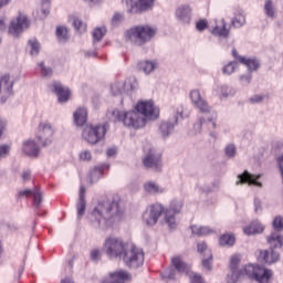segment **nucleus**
<instances>
[{"label":"nucleus","mask_w":283,"mask_h":283,"mask_svg":"<svg viewBox=\"0 0 283 283\" xmlns=\"http://www.w3.org/2000/svg\"><path fill=\"white\" fill-rule=\"evenodd\" d=\"M50 90L57 96L59 103H67L70 101V88L64 87L61 82H53L50 84Z\"/></svg>","instance_id":"nucleus-19"},{"label":"nucleus","mask_w":283,"mask_h":283,"mask_svg":"<svg viewBox=\"0 0 283 283\" xmlns=\"http://www.w3.org/2000/svg\"><path fill=\"white\" fill-rule=\"evenodd\" d=\"M10 151H12V146L8 144L0 145V160L2 158H8V156H10Z\"/></svg>","instance_id":"nucleus-52"},{"label":"nucleus","mask_w":283,"mask_h":283,"mask_svg":"<svg viewBox=\"0 0 283 283\" xmlns=\"http://www.w3.org/2000/svg\"><path fill=\"white\" fill-rule=\"evenodd\" d=\"M112 116L115 120L123 123L125 127H130L132 129H143L147 125L146 118L134 108L130 111L114 109Z\"/></svg>","instance_id":"nucleus-3"},{"label":"nucleus","mask_w":283,"mask_h":283,"mask_svg":"<svg viewBox=\"0 0 283 283\" xmlns=\"http://www.w3.org/2000/svg\"><path fill=\"white\" fill-rule=\"evenodd\" d=\"M67 28L66 27H57L56 28V38L62 43H65L67 41Z\"/></svg>","instance_id":"nucleus-49"},{"label":"nucleus","mask_w":283,"mask_h":283,"mask_svg":"<svg viewBox=\"0 0 283 283\" xmlns=\"http://www.w3.org/2000/svg\"><path fill=\"white\" fill-rule=\"evenodd\" d=\"M263 11L268 19H275L277 17V9H275V4H273V0H265Z\"/></svg>","instance_id":"nucleus-38"},{"label":"nucleus","mask_w":283,"mask_h":283,"mask_svg":"<svg viewBox=\"0 0 283 283\" xmlns=\"http://www.w3.org/2000/svg\"><path fill=\"white\" fill-rule=\"evenodd\" d=\"M133 109L146 118V123L147 120H158L160 118V108L157 107L154 99H138Z\"/></svg>","instance_id":"nucleus-5"},{"label":"nucleus","mask_w":283,"mask_h":283,"mask_svg":"<svg viewBox=\"0 0 283 283\" xmlns=\"http://www.w3.org/2000/svg\"><path fill=\"white\" fill-rule=\"evenodd\" d=\"M272 226H273L274 231H276L279 233H280V231H283V216L275 217Z\"/></svg>","instance_id":"nucleus-51"},{"label":"nucleus","mask_w":283,"mask_h":283,"mask_svg":"<svg viewBox=\"0 0 283 283\" xmlns=\"http://www.w3.org/2000/svg\"><path fill=\"white\" fill-rule=\"evenodd\" d=\"M125 19V15L122 13H115L112 19V25H118L119 23H123Z\"/></svg>","instance_id":"nucleus-57"},{"label":"nucleus","mask_w":283,"mask_h":283,"mask_svg":"<svg viewBox=\"0 0 283 283\" xmlns=\"http://www.w3.org/2000/svg\"><path fill=\"white\" fill-rule=\"evenodd\" d=\"M160 158V153L156 151L154 148H150L143 159L144 166L147 167V169H155V171H159V169L163 167V161Z\"/></svg>","instance_id":"nucleus-18"},{"label":"nucleus","mask_w":283,"mask_h":283,"mask_svg":"<svg viewBox=\"0 0 283 283\" xmlns=\"http://www.w3.org/2000/svg\"><path fill=\"white\" fill-rule=\"evenodd\" d=\"M175 127L176 123H174L171 119L161 122L158 128L159 136H161L164 139L169 138L171 134H174Z\"/></svg>","instance_id":"nucleus-28"},{"label":"nucleus","mask_w":283,"mask_h":283,"mask_svg":"<svg viewBox=\"0 0 283 283\" xmlns=\"http://www.w3.org/2000/svg\"><path fill=\"white\" fill-rule=\"evenodd\" d=\"M127 244L123 242V239L116 237H109L104 241L103 249L108 258H123L125 251H127Z\"/></svg>","instance_id":"nucleus-9"},{"label":"nucleus","mask_w":283,"mask_h":283,"mask_svg":"<svg viewBox=\"0 0 283 283\" xmlns=\"http://www.w3.org/2000/svg\"><path fill=\"white\" fill-rule=\"evenodd\" d=\"M268 244L270 245V249H272V250L282 249L283 234L277 231L271 232V234L268 237Z\"/></svg>","instance_id":"nucleus-32"},{"label":"nucleus","mask_w":283,"mask_h":283,"mask_svg":"<svg viewBox=\"0 0 283 283\" xmlns=\"http://www.w3.org/2000/svg\"><path fill=\"white\" fill-rule=\"evenodd\" d=\"M182 200L172 199L168 206V208L164 207V221L167 224L168 229L176 230L178 229V220L176 216L182 211Z\"/></svg>","instance_id":"nucleus-8"},{"label":"nucleus","mask_w":283,"mask_h":283,"mask_svg":"<svg viewBox=\"0 0 283 283\" xmlns=\"http://www.w3.org/2000/svg\"><path fill=\"white\" fill-rule=\"evenodd\" d=\"M238 67V62L233 61L228 63L223 66L222 72L226 74V76H231L235 72V69Z\"/></svg>","instance_id":"nucleus-50"},{"label":"nucleus","mask_w":283,"mask_h":283,"mask_svg":"<svg viewBox=\"0 0 283 283\" xmlns=\"http://www.w3.org/2000/svg\"><path fill=\"white\" fill-rule=\"evenodd\" d=\"M28 48L31 56H39V52H41V43H39V40H29Z\"/></svg>","instance_id":"nucleus-40"},{"label":"nucleus","mask_w":283,"mask_h":283,"mask_svg":"<svg viewBox=\"0 0 283 283\" xmlns=\"http://www.w3.org/2000/svg\"><path fill=\"white\" fill-rule=\"evenodd\" d=\"M80 160H82L83 163H90V160H92V151L84 149L80 153Z\"/></svg>","instance_id":"nucleus-55"},{"label":"nucleus","mask_w":283,"mask_h":283,"mask_svg":"<svg viewBox=\"0 0 283 283\" xmlns=\"http://www.w3.org/2000/svg\"><path fill=\"white\" fill-rule=\"evenodd\" d=\"M171 264L176 269L177 273H187L190 283H205V279H202V275L196 273V272H189V266H187L182 262V258L180 256H174L171 259Z\"/></svg>","instance_id":"nucleus-15"},{"label":"nucleus","mask_w":283,"mask_h":283,"mask_svg":"<svg viewBox=\"0 0 283 283\" xmlns=\"http://www.w3.org/2000/svg\"><path fill=\"white\" fill-rule=\"evenodd\" d=\"M240 255L234 254L231 256L229 264L230 272L227 274L228 283H238L240 282L241 277H244V275H247V272H244V266L240 268Z\"/></svg>","instance_id":"nucleus-11"},{"label":"nucleus","mask_w":283,"mask_h":283,"mask_svg":"<svg viewBox=\"0 0 283 283\" xmlns=\"http://www.w3.org/2000/svg\"><path fill=\"white\" fill-rule=\"evenodd\" d=\"M73 120H74V125H76V127H83V125H85V123H87V108L78 107L73 113Z\"/></svg>","instance_id":"nucleus-31"},{"label":"nucleus","mask_w":283,"mask_h":283,"mask_svg":"<svg viewBox=\"0 0 283 283\" xmlns=\"http://www.w3.org/2000/svg\"><path fill=\"white\" fill-rule=\"evenodd\" d=\"M158 67H160V64L156 60H146L138 63L139 72H143L146 76L154 74Z\"/></svg>","instance_id":"nucleus-26"},{"label":"nucleus","mask_w":283,"mask_h":283,"mask_svg":"<svg viewBox=\"0 0 283 283\" xmlns=\"http://www.w3.org/2000/svg\"><path fill=\"white\" fill-rule=\"evenodd\" d=\"M165 212V206L163 203H154L146 208L142 214L143 224L146 227H156L160 216Z\"/></svg>","instance_id":"nucleus-10"},{"label":"nucleus","mask_w":283,"mask_h":283,"mask_svg":"<svg viewBox=\"0 0 283 283\" xmlns=\"http://www.w3.org/2000/svg\"><path fill=\"white\" fill-rule=\"evenodd\" d=\"M111 92L114 96L125 94V82L117 81L111 85Z\"/></svg>","instance_id":"nucleus-42"},{"label":"nucleus","mask_w":283,"mask_h":283,"mask_svg":"<svg viewBox=\"0 0 283 283\" xmlns=\"http://www.w3.org/2000/svg\"><path fill=\"white\" fill-rule=\"evenodd\" d=\"M212 94L213 96H217V98H219L220 101H224V98L235 96V88L227 84L217 85L212 88Z\"/></svg>","instance_id":"nucleus-24"},{"label":"nucleus","mask_w":283,"mask_h":283,"mask_svg":"<svg viewBox=\"0 0 283 283\" xmlns=\"http://www.w3.org/2000/svg\"><path fill=\"white\" fill-rule=\"evenodd\" d=\"M144 191L149 196H157L158 193H165V188L160 187L156 181H146L144 184Z\"/></svg>","instance_id":"nucleus-35"},{"label":"nucleus","mask_w":283,"mask_h":283,"mask_svg":"<svg viewBox=\"0 0 283 283\" xmlns=\"http://www.w3.org/2000/svg\"><path fill=\"white\" fill-rule=\"evenodd\" d=\"M176 19L180 21V23H189L191 21V8L189 6H181L177 8Z\"/></svg>","instance_id":"nucleus-30"},{"label":"nucleus","mask_w":283,"mask_h":283,"mask_svg":"<svg viewBox=\"0 0 283 283\" xmlns=\"http://www.w3.org/2000/svg\"><path fill=\"white\" fill-rule=\"evenodd\" d=\"M132 280V274L125 270H118L109 273L107 277H104L101 283H125Z\"/></svg>","instance_id":"nucleus-22"},{"label":"nucleus","mask_w":283,"mask_h":283,"mask_svg":"<svg viewBox=\"0 0 283 283\" xmlns=\"http://www.w3.org/2000/svg\"><path fill=\"white\" fill-rule=\"evenodd\" d=\"M109 169V164H103L101 166H96L90 174V182L94 185V182H98L99 178H103V171Z\"/></svg>","instance_id":"nucleus-34"},{"label":"nucleus","mask_w":283,"mask_h":283,"mask_svg":"<svg viewBox=\"0 0 283 283\" xmlns=\"http://www.w3.org/2000/svg\"><path fill=\"white\" fill-rule=\"evenodd\" d=\"M219 244L221 247H233L235 244V237L233 234H223L219 239Z\"/></svg>","instance_id":"nucleus-43"},{"label":"nucleus","mask_w":283,"mask_h":283,"mask_svg":"<svg viewBox=\"0 0 283 283\" xmlns=\"http://www.w3.org/2000/svg\"><path fill=\"white\" fill-rule=\"evenodd\" d=\"M30 176H31L30 170H25L24 172H22V180H24V182L30 180Z\"/></svg>","instance_id":"nucleus-64"},{"label":"nucleus","mask_w":283,"mask_h":283,"mask_svg":"<svg viewBox=\"0 0 283 283\" xmlns=\"http://www.w3.org/2000/svg\"><path fill=\"white\" fill-rule=\"evenodd\" d=\"M122 259L129 269H140L145 264V252L136 245H127Z\"/></svg>","instance_id":"nucleus-7"},{"label":"nucleus","mask_w":283,"mask_h":283,"mask_svg":"<svg viewBox=\"0 0 283 283\" xmlns=\"http://www.w3.org/2000/svg\"><path fill=\"white\" fill-rule=\"evenodd\" d=\"M12 87H14V81L10 75L0 77V94H3L4 96L0 98V103H6V98L12 96Z\"/></svg>","instance_id":"nucleus-21"},{"label":"nucleus","mask_w":283,"mask_h":283,"mask_svg":"<svg viewBox=\"0 0 283 283\" xmlns=\"http://www.w3.org/2000/svg\"><path fill=\"white\" fill-rule=\"evenodd\" d=\"M239 61L242 65H247L249 72H255L258 67H260V62L256 59H247L244 56H240Z\"/></svg>","instance_id":"nucleus-39"},{"label":"nucleus","mask_w":283,"mask_h":283,"mask_svg":"<svg viewBox=\"0 0 283 283\" xmlns=\"http://www.w3.org/2000/svg\"><path fill=\"white\" fill-rule=\"evenodd\" d=\"M39 67H40V74L41 76H43V78H50L52 77V74H54V71H52V67L46 66L45 62H40Z\"/></svg>","instance_id":"nucleus-47"},{"label":"nucleus","mask_w":283,"mask_h":283,"mask_svg":"<svg viewBox=\"0 0 283 283\" xmlns=\"http://www.w3.org/2000/svg\"><path fill=\"white\" fill-rule=\"evenodd\" d=\"M107 134V124H91L83 129L82 138L88 145H98Z\"/></svg>","instance_id":"nucleus-6"},{"label":"nucleus","mask_w":283,"mask_h":283,"mask_svg":"<svg viewBox=\"0 0 283 283\" xmlns=\"http://www.w3.org/2000/svg\"><path fill=\"white\" fill-rule=\"evenodd\" d=\"M216 120H218V114L211 113L209 117H200L197 123L193 124L192 127V134L195 136H198V134H202V127L207 125L208 129H216L217 124Z\"/></svg>","instance_id":"nucleus-17"},{"label":"nucleus","mask_w":283,"mask_h":283,"mask_svg":"<svg viewBox=\"0 0 283 283\" xmlns=\"http://www.w3.org/2000/svg\"><path fill=\"white\" fill-rule=\"evenodd\" d=\"M260 180V175H251L249 171H244L243 174L238 176L237 185H254V187H262V182Z\"/></svg>","instance_id":"nucleus-25"},{"label":"nucleus","mask_w":283,"mask_h":283,"mask_svg":"<svg viewBox=\"0 0 283 283\" xmlns=\"http://www.w3.org/2000/svg\"><path fill=\"white\" fill-rule=\"evenodd\" d=\"M211 33L214 34V36H229V30H227V22L224 19L216 20V24L212 28Z\"/></svg>","instance_id":"nucleus-33"},{"label":"nucleus","mask_w":283,"mask_h":283,"mask_svg":"<svg viewBox=\"0 0 283 283\" xmlns=\"http://www.w3.org/2000/svg\"><path fill=\"white\" fill-rule=\"evenodd\" d=\"M264 231V227L260 221H252L249 226L243 228V233L245 235H255L258 233H262Z\"/></svg>","instance_id":"nucleus-36"},{"label":"nucleus","mask_w":283,"mask_h":283,"mask_svg":"<svg viewBox=\"0 0 283 283\" xmlns=\"http://www.w3.org/2000/svg\"><path fill=\"white\" fill-rule=\"evenodd\" d=\"M247 23V18L242 13H235L233 19L231 20V24L233 28H242Z\"/></svg>","instance_id":"nucleus-45"},{"label":"nucleus","mask_w":283,"mask_h":283,"mask_svg":"<svg viewBox=\"0 0 283 283\" xmlns=\"http://www.w3.org/2000/svg\"><path fill=\"white\" fill-rule=\"evenodd\" d=\"M107 32V28L105 27H98L96 29L93 30V41L94 43H98V41H101L105 34Z\"/></svg>","instance_id":"nucleus-44"},{"label":"nucleus","mask_w":283,"mask_h":283,"mask_svg":"<svg viewBox=\"0 0 283 283\" xmlns=\"http://www.w3.org/2000/svg\"><path fill=\"white\" fill-rule=\"evenodd\" d=\"M249 103L251 105H258L260 103H264V95L255 94L249 97Z\"/></svg>","instance_id":"nucleus-54"},{"label":"nucleus","mask_w":283,"mask_h":283,"mask_svg":"<svg viewBox=\"0 0 283 283\" xmlns=\"http://www.w3.org/2000/svg\"><path fill=\"white\" fill-rule=\"evenodd\" d=\"M254 211L255 213H262V200L254 198Z\"/></svg>","instance_id":"nucleus-60"},{"label":"nucleus","mask_w":283,"mask_h":283,"mask_svg":"<svg viewBox=\"0 0 283 283\" xmlns=\"http://www.w3.org/2000/svg\"><path fill=\"white\" fill-rule=\"evenodd\" d=\"M247 277L258 283H273V270L262 265H244Z\"/></svg>","instance_id":"nucleus-4"},{"label":"nucleus","mask_w":283,"mask_h":283,"mask_svg":"<svg viewBox=\"0 0 283 283\" xmlns=\"http://www.w3.org/2000/svg\"><path fill=\"white\" fill-rule=\"evenodd\" d=\"M185 112V108L182 106H178L176 109H175V114H174V117H172V123H175L176 125H178V120H182L184 114Z\"/></svg>","instance_id":"nucleus-53"},{"label":"nucleus","mask_w":283,"mask_h":283,"mask_svg":"<svg viewBox=\"0 0 283 283\" xmlns=\"http://www.w3.org/2000/svg\"><path fill=\"white\" fill-rule=\"evenodd\" d=\"M116 154H118V150L116 149V147H111L106 151V156L108 158H112V157L116 156Z\"/></svg>","instance_id":"nucleus-63"},{"label":"nucleus","mask_w":283,"mask_h":283,"mask_svg":"<svg viewBox=\"0 0 283 283\" xmlns=\"http://www.w3.org/2000/svg\"><path fill=\"white\" fill-rule=\"evenodd\" d=\"M36 138L42 147L52 145V140H54V128L50 122L39 124Z\"/></svg>","instance_id":"nucleus-12"},{"label":"nucleus","mask_w":283,"mask_h":283,"mask_svg":"<svg viewBox=\"0 0 283 283\" xmlns=\"http://www.w3.org/2000/svg\"><path fill=\"white\" fill-rule=\"evenodd\" d=\"M30 28V21L28 20V15L23 13H19L15 18L10 21L9 24V34L12 36H19L22 34L24 30Z\"/></svg>","instance_id":"nucleus-14"},{"label":"nucleus","mask_w":283,"mask_h":283,"mask_svg":"<svg viewBox=\"0 0 283 283\" xmlns=\"http://www.w3.org/2000/svg\"><path fill=\"white\" fill-rule=\"evenodd\" d=\"M125 207L118 201H99L90 214L91 222H96L101 229L114 227L123 220Z\"/></svg>","instance_id":"nucleus-1"},{"label":"nucleus","mask_w":283,"mask_h":283,"mask_svg":"<svg viewBox=\"0 0 283 283\" xmlns=\"http://www.w3.org/2000/svg\"><path fill=\"white\" fill-rule=\"evenodd\" d=\"M156 0H129L126 2V12L128 14H140V12H147L154 8Z\"/></svg>","instance_id":"nucleus-16"},{"label":"nucleus","mask_w":283,"mask_h":283,"mask_svg":"<svg viewBox=\"0 0 283 283\" xmlns=\"http://www.w3.org/2000/svg\"><path fill=\"white\" fill-rule=\"evenodd\" d=\"M213 262V254H211V258L203 256L202 259V266L206 268L207 271H211V264Z\"/></svg>","instance_id":"nucleus-56"},{"label":"nucleus","mask_w":283,"mask_h":283,"mask_svg":"<svg viewBox=\"0 0 283 283\" xmlns=\"http://www.w3.org/2000/svg\"><path fill=\"white\" fill-rule=\"evenodd\" d=\"M156 34H158V29L156 27L139 24L126 30L124 38L128 43L140 46L145 45V43H149Z\"/></svg>","instance_id":"nucleus-2"},{"label":"nucleus","mask_w":283,"mask_h":283,"mask_svg":"<svg viewBox=\"0 0 283 283\" xmlns=\"http://www.w3.org/2000/svg\"><path fill=\"white\" fill-rule=\"evenodd\" d=\"M87 208V201L85 200V186L80 187L78 200L76 202L77 218L81 219L85 216V209Z\"/></svg>","instance_id":"nucleus-27"},{"label":"nucleus","mask_w":283,"mask_h":283,"mask_svg":"<svg viewBox=\"0 0 283 283\" xmlns=\"http://www.w3.org/2000/svg\"><path fill=\"white\" fill-rule=\"evenodd\" d=\"M197 251H198V253H200L201 255H203V258H209V259H211V254H213V253L211 252V249H208L206 242H199V243L197 244Z\"/></svg>","instance_id":"nucleus-46"},{"label":"nucleus","mask_w":283,"mask_h":283,"mask_svg":"<svg viewBox=\"0 0 283 283\" xmlns=\"http://www.w3.org/2000/svg\"><path fill=\"white\" fill-rule=\"evenodd\" d=\"M260 259L264 264H275L280 260V253L270 248L260 252Z\"/></svg>","instance_id":"nucleus-29"},{"label":"nucleus","mask_w":283,"mask_h":283,"mask_svg":"<svg viewBox=\"0 0 283 283\" xmlns=\"http://www.w3.org/2000/svg\"><path fill=\"white\" fill-rule=\"evenodd\" d=\"M22 151L29 158H39L41 154V147L34 142V139H25L22 143Z\"/></svg>","instance_id":"nucleus-23"},{"label":"nucleus","mask_w":283,"mask_h":283,"mask_svg":"<svg viewBox=\"0 0 283 283\" xmlns=\"http://www.w3.org/2000/svg\"><path fill=\"white\" fill-rule=\"evenodd\" d=\"M161 277L165 282H174L176 280V270L168 268L161 273Z\"/></svg>","instance_id":"nucleus-48"},{"label":"nucleus","mask_w":283,"mask_h":283,"mask_svg":"<svg viewBox=\"0 0 283 283\" xmlns=\"http://www.w3.org/2000/svg\"><path fill=\"white\" fill-rule=\"evenodd\" d=\"M190 229L192 231V235H198L199 238L214 233V230L208 226H191Z\"/></svg>","instance_id":"nucleus-37"},{"label":"nucleus","mask_w":283,"mask_h":283,"mask_svg":"<svg viewBox=\"0 0 283 283\" xmlns=\"http://www.w3.org/2000/svg\"><path fill=\"white\" fill-rule=\"evenodd\" d=\"M189 98L195 109H198L201 114H211V106H209V103L205 99L200 90H191L189 92Z\"/></svg>","instance_id":"nucleus-13"},{"label":"nucleus","mask_w":283,"mask_h":283,"mask_svg":"<svg viewBox=\"0 0 283 283\" xmlns=\"http://www.w3.org/2000/svg\"><path fill=\"white\" fill-rule=\"evenodd\" d=\"M198 32H202L207 28V20H200L196 23Z\"/></svg>","instance_id":"nucleus-62"},{"label":"nucleus","mask_w":283,"mask_h":283,"mask_svg":"<svg viewBox=\"0 0 283 283\" xmlns=\"http://www.w3.org/2000/svg\"><path fill=\"white\" fill-rule=\"evenodd\" d=\"M72 25L75 28L76 32H78L80 34L87 32V24L77 17L72 18Z\"/></svg>","instance_id":"nucleus-41"},{"label":"nucleus","mask_w":283,"mask_h":283,"mask_svg":"<svg viewBox=\"0 0 283 283\" xmlns=\"http://www.w3.org/2000/svg\"><path fill=\"white\" fill-rule=\"evenodd\" d=\"M226 156H228V158H233V156H235V145L229 144L226 147Z\"/></svg>","instance_id":"nucleus-58"},{"label":"nucleus","mask_w":283,"mask_h":283,"mask_svg":"<svg viewBox=\"0 0 283 283\" xmlns=\"http://www.w3.org/2000/svg\"><path fill=\"white\" fill-rule=\"evenodd\" d=\"M20 198H30L33 197V207L35 209H41V205L43 203V192L39 188L24 189L19 192Z\"/></svg>","instance_id":"nucleus-20"},{"label":"nucleus","mask_w":283,"mask_h":283,"mask_svg":"<svg viewBox=\"0 0 283 283\" xmlns=\"http://www.w3.org/2000/svg\"><path fill=\"white\" fill-rule=\"evenodd\" d=\"M251 73H248L247 75H241L240 76V82L242 85H249V83H251Z\"/></svg>","instance_id":"nucleus-61"},{"label":"nucleus","mask_w":283,"mask_h":283,"mask_svg":"<svg viewBox=\"0 0 283 283\" xmlns=\"http://www.w3.org/2000/svg\"><path fill=\"white\" fill-rule=\"evenodd\" d=\"M91 260H93V262H98V260H101V250L98 249H94L91 251Z\"/></svg>","instance_id":"nucleus-59"}]
</instances>
